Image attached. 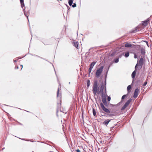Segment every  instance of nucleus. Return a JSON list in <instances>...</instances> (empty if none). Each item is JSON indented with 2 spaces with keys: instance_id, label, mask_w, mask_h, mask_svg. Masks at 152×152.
I'll return each instance as SVG.
<instances>
[{
  "instance_id": "24",
  "label": "nucleus",
  "mask_w": 152,
  "mask_h": 152,
  "mask_svg": "<svg viewBox=\"0 0 152 152\" xmlns=\"http://www.w3.org/2000/svg\"><path fill=\"white\" fill-rule=\"evenodd\" d=\"M148 79L147 78L146 79V80L144 82V84L143 85V86H145L146 85H147L148 82Z\"/></svg>"
},
{
  "instance_id": "3",
  "label": "nucleus",
  "mask_w": 152,
  "mask_h": 152,
  "mask_svg": "<svg viewBox=\"0 0 152 152\" xmlns=\"http://www.w3.org/2000/svg\"><path fill=\"white\" fill-rule=\"evenodd\" d=\"M98 81L97 80H94L93 86V91L94 95H96L98 90Z\"/></svg>"
},
{
  "instance_id": "9",
  "label": "nucleus",
  "mask_w": 152,
  "mask_h": 152,
  "mask_svg": "<svg viewBox=\"0 0 152 152\" xmlns=\"http://www.w3.org/2000/svg\"><path fill=\"white\" fill-rule=\"evenodd\" d=\"M139 90L138 88H137L135 90L133 95L134 98H136L137 97Z\"/></svg>"
},
{
  "instance_id": "38",
  "label": "nucleus",
  "mask_w": 152,
  "mask_h": 152,
  "mask_svg": "<svg viewBox=\"0 0 152 152\" xmlns=\"http://www.w3.org/2000/svg\"><path fill=\"white\" fill-rule=\"evenodd\" d=\"M134 57L135 58H137V56L136 54H134Z\"/></svg>"
},
{
  "instance_id": "23",
  "label": "nucleus",
  "mask_w": 152,
  "mask_h": 152,
  "mask_svg": "<svg viewBox=\"0 0 152 152\" xmlns=\"http://www.w3.org/2000/svg\"><path fill=\"white\" fill-rule=\"evenodd\" d=\"M93 115L94 116H96V112L95 110V109L93 108Z\"/></svg>"
},
{
  "instance_id": "1",
  "label": "nucleus",
  "mask_w": 152,
  "mask_h": 152,
  "mask_svg": "<svg viewBox=\"0 0 152 152\" xmlns=\"http://www.w3.org/2000/svg\"><path fill=\"white\" fill-rule=\"evenodd\" d=\"M100 106L103 110L104 112L106 113H113L114 112V110H112V109H109L106 108L104 106V105L107 107H114L115 106H117L118 105V104H111L110 103L109 105L110 106L108 105V103H107V102L105 103H104V104L102 103H100Z\"/></svg>"
},
{
  "instance_id": "35",
  "label": "nucleus",
  "mask_w": 152,
  "mask_h": 152,
  "mask_svg": "<svg viewBox=\"0 0 152 152\" xmlns=\"http://www.w3.org/2000/svg\"><path fill=\"white\" fill-rule=\"evenodd\" d=\"M136 83L137 84H139L140 83V80H137L136 81Z\"/></svg>"
},
{
  "instance_id": "40",
  "label": "nucleus",
  "mask_w": 152,
  "mask_h": 152,
  "mask_svg": "<svg viewBox=\"0 0 152 152\" xmlns=\"http://www.w3.org/2000/svg\"><path fill=\"white\" fill-rule=\"evenodd\" d=\"M19 68L18 66H16L15 67V69H18Z\"/></svg>"
},
{
  "instance_id": "16",
  "label": "nucleus",
  "mask_w": 152,
  "mask_h": 152,
  "mask_svg": "<svg viewBox=\"0 0 152 152\" xmlns=\"http://www.w3.org/2000/svg\"><path fill=\"white\" fill-rule=\"evenodd\" d=\"M96 63V61H93L92 62L90 65V67L93 68V67Z\"/></svg>"
},
{
  "instance_id": "4",
  "label": "nucleus",
  "mask_w": 152,
  "mask_h": 152,
  "mask_svg": "<svg viewBox=\"0 0 152 152\" xmlns=\"http://www.w3.org/2000/svg\"><path fill=\"white\" fill-rule=\"evenodd\" d=\"M20 0V4H21V7L23 8V10L24 11V14L25 15V16L27 18L28 20V21H29L28 16L29 14V11H28L27 13L26 11L25 10V8H24V9L23 8V7H24V6H25L24 2V0Z\"/></svg>"
},
{
  "instance_id": "14",
  "label": "nucleus",
  "mask_w": 152,
  "mask_h": 152,
  "mask_svg": "<svg viewBox=\"0 0 152 152\" xmlns=\"http://www.w3.org/2000/svg\"><path fill=\"white\" fill-rule=\"evenodd\" d=\"M139 30H140V29L138 28H137V27H136V28H134V29L131 32L133 33H136V32L139 31Z\"/></svg>"
},
{
  "instance_id": "19",
  "label": "nucleus",
  "mask_w": 152,
  "mask_h": 152,
  "mask_svg": "<svg viewBox=\"0 0 152 152\" xmlns=\"http://www.w3.org/2000/svg\"><path fill=\"white\" fill-rule=\"evenodd\" d=\"M129 52H126L124 55V56L126 58H127L129 56Z\"/></svg>"
},
{
  "instance_id": "32",
  "label": "nucleus",
  "mask_w": 152,
  "mask_h": 152,
  "mask_svg": "<svg viewBox=\"0 0 152 152\" xmlns=\"http://www.w3.org/2000/svg\"><path fill=\"white\" fill-rule=\"evenodd\" d=\"M126 96V95H123L121 98L122 100L124 99Z\"/></svg>"
},
{
  "instance_id": "39",
  "label": "nucleus",
  "mask_w": 152,
  "mask_h": 152,
  "mask_svg": "<svg viewBox=\"0 0 152 152\" xmlns=\"http://www.w3.org/2000/svg\"><path fill=\"white\" fill-rule=\"evenodd\" d=\"M66 6H67V9H68V10L69 11V10L70 9V7L68 6L67 5H66Z\"/></svg>"
},
{
  "instance_id": "41",
  "label": "nucleus",
  "mask_w": 152,
  "mask_h": 152,
  "mask_svg": "<svg viewBox=\"0 0 152 152\" xmlns=\"http://www.w3.org/2000/svg\"><path fill=\"white\" fill-rule=\"evenodd\" d=\"M76 151L77 152H80V150L79 149L76 150Z\"/></svg>"
},
{
  "instance_id": "44",
  "label": "nucleus",
  "mask_w": 152,
  "mask_h": 152,
  "mask_svg": "<svg viewBox=\"0 0 152 152\" xmlns=\"http://www.w3.org/2000/svg\"><path fill=\"white\" fill-rule=\"evenodd\" d=\"M146 43L147 45L148 44V42L147 41H144Z\"/></svg>"
},
{
  "instance_id": "37",
  "label": "nucleus",
  "mask_w": 152,
  "mask_h": 152,
  "mask_svg": "<svg viewBox=\"0 0 152 152\" xmlns=\"http://www.w3.org/2000/svg\"><path fill=\"white\" fill-rule=\"evenodd\" d=\"M124 53L123 54H121L120 55H119L118 56V58H121V57L122 56V55H124Z\"/></svg>"
},
{
  "instance_id": "11",
  "label": "nucleus",
  "mask_w": 152,
  "mask_h": 152,
  "mask_svg": "<svg viewBox=\"0 0 152 152\" xmlns=\"http://www.w3.org/2000/svg\"><path fill=\"white\" fill-rule=\"evenodd\" d=\"M139 65L142 66L144 63L143 58L141 57L140 58L138 63H137Z\"/></svg>"
},
{
  "instance_id": "50",
  "label": "nucleus",
  "mask_w": 152,
  "mask_h": 152,
  "mask_svg": "<svg viewBox=\"0 0 152 152\" xmlns=\"http://www.w3.org/2000/svg\"><path fill=\"white\" fill-rule=\"evenodd\" d=\"M4 148H3V149H2L3 150V149H4Z\"/></svg>"
},
{
  "instance_id": "25",
  "label": "nucleus",
  "mask_w": 152,
  "mask_h": 152,
  "mask_svg": "<svg viewBox=\"0 0 152 152\" xmlns=\"http://www.w3.org/2000/svg\"><path fill=\"white\" fill-rule=\"evenodd\" d=\"M90 80H87V88H88L90 85Z\"/></svg>"
},
{
  "instance_id": "12",
  "label": "nucleus",
  "mask_w": 152,
  "mask_h": 152,
  "mask_svg": "<svg viewBox=\"0 0 152 152\" xmlns=\"http://www.w3.org/2000/svg\"><path fill=\"white\" fill-rule=\"evenodd\" d=\"M137 72V71H135V70H134L132 73V78L133 79V80H132V84L134 82V79L135 78V75H136V72Z\"/></svg>"
},
{
  "instance_id": "45",
  "label": "nucleus",
  "mask_w": 152,
  "mask_h": 152,
  "mask_svg": "<svg viewBox=\"0 0 152 152\" xmlns=\"http://www.w3.org/2000/svg\"><path fill=\"white\" fill-rule=\"evenodd\" d=\"M20 66H21L22 67V68H21V69H22V68H23V65H20Z\"/></svg>"
},
{
  "instance_id": "6",
  "label": "nucleus",
  "mask_w": 152,
  "mask_h": 152,
  "mask_svg": "<svg viewBox=\"0 0 152 152\" xmlns=\"http://www.w3.org/2000/svg\"><path fill=\"white\" fill-rule=\"evenodd\" d=\"M104 66H102L100 68L98 69L96 72V77H98L102 73L103 69Z\"/></svg>"
},
{
  "instance_id": "17",
  "label": "nucleus",
  "mask_w": 152,
  "mask_h": 152,
  "mask_svg": "<svg viewBox=\"0 0 152 152\" xmlns=\"http://www.w3.org/2000/svg\"><path fill=\"white\" fill-rule=\"evenodd\" d=\"M132 45L131 44L129 43H126L125 45V47H127V48L131 47H132Z\"/></svg>"
},
{
  "instance_id": "27",
  "label": "nucleus",
  "mask_w": 152,
  "mask_h": 152,
  "mask_svg": "<svg viewBox=\"0 0 152 152\" xmlns=\"http://www.w3.org/2000/svg\"><path fill=\"white\" fill-rule=\"evenodd\" d=\"M100 113H101V115L102 116H105V113L103 111H102V110L100 111Z\"/></svg>"
},
{
  "instance_id": "36",
  "label": "nucleus",
  "mask_w": 152,
  "mask_h": 152,
  "mask_svg": "<svg viewBox=\"0 0 152 152\" xmlns=\"http://www.w3.org/2000/svg\"><path fill=\"white\" fill-rule=\"evenodd\" d=\"M111 100V97L110 96H108L107 100L108 101H110Z\"/></svg>"
},
{
  "instance_id": "7",
  "label": "nucleus",
  "mask_w": 152,
  "mask_h": 152,
  "mask_svg": "<svg viewBox=\"0 0 152 152\" xmlns=\"http://www.w3.org/2000/svg\"><path fill=\"white\" fill-rule=\"evenodd\" d=\"M131 100L132 99H131L128 100L123 106L121 108V110H123L129 104Z\"/></svg>"
},
{
  "instance_id": "15",
  "label": "nucleus",
  "mask_w": 152,
  "mask_h": 152,
  "mask_svg": "<svg viewBox=\"0 0 152 152\" xmlns=\"http://www.w3.org/2000/svg\"><path fill=\"white\" fill-rule=\"evenodd\" d=\"M110 120H109L108 119L106 120L103 122V124H105L107 126L109 122H110Z\"/></svg>"
},
{
  "instance_id": "51",
  "label": "nucleus",
  "mask_w": 152,
  "mask_h": 152,
  "mask_svg": "<svg viewBox=\"0 0 152 152\" xmlns=\"http://www.w3.org/2000/svg\"><path fill=\"white\" fill-rule=\"evenodd\" d=\"M87 53H86V54Z\"/></svg>"
},
{
  "instance_id": "22",
  "label": "nucleus",
  "mask_w": 152,
  "mask_h": 152,
  "mask_svg": "<svg viewBox=\"0 0 152 152\" xmlns=\"http://www.w3.org/2000/svg\"><path fill=\"white\" fill-rule=\"evenodd\" d=\"M74 45L76 48H77L78 47V42H74Z\"/></svg>"
},
{
  "instance_id": "29",
  "label": "nucleus",
  "mask_w": 152,
  "mask_h": 152,
  "mask_svg": "<svg viewBox=\"0 0 152 152\" xmlns=\"http://www.w3.org/2000/svg\"><path fill=\"white\" fill-rule=\"evenodd\" d=\"M59 88H58L57 90V97H58V96L59 94Z\"/></svg>"
},
{
  "instance_id": "10",
  "label": "nucleus",
  "mask_w": 152,
  "mask_h": 152,
  "mask_svg": "<svg viewBox=\"0 0 152 152\" xmlns=\"http://www.w3.org/2000/svg\"><path fill=\"white\" fill-rule=\"evenodd\" d=\"M140 51L141 54L142 56H141L142 57H143L144 58L145 57V49L142 48L140 49Z\"/></svg>"
},
{
  "instance_id": "49",
  "label": "nucleus",
  "mask_w": 152,
  "mask_h": 152,
  "mask_svg": "<svg viewBox=\"0 0 152 152\" xmlns=\"http://www.w3.org/2000/svg\"><path fill=\"white\" fill-rule=\"evenodd\" d=\"M18 58H20V59L21 58L20 57H19Z\"/></svg>"
},
{
  "instance_id": "46",
  "label": "nucleus",
  "mask_w": 152,
  "mask_h": 152,
  "mask_svg": "<svg viewBox=\"0 0 152 152\" xmlns=\"http://www.w3.org/2000/svg\"><path fill=\"white\" fill-rule=\"evenodd\" d=\"M44 44L45 45H48V44H45V43H44Z\"/></svg>"
},
{
  "instance_id": "28",
  "label": "nucleus",
  "mask_w": 152,
  "mask_h": 152,
  "mask_svg": "<svg viewBox=\"0 0 152 152\" xmlns=\"http://www.w3.org/2000/svg\"><path fill=\"white\" fill-rule=\"evenodd\" d=\"M107 115L110 117H112L115 116L113 113H110L107 114Z\"/></svg>"
},
{
  "instance_id": "20",
  "label": "nucleus",
  "mask_w": 152,
  "mask_h": 152,
  "mask_svg": "<svg viewBox=\"0 0 152 152\" xmlns=\"http://www.w3.org/2000/svg\"><path fill=\"white\" fill-rule=\"evenodd\" d=\"M131 88L132 87H131V85H129L128 86V87H127V91L128 92V93H129L130 92L129 91H130V89H131Z\"/></svg>"
},
{
  "instance_id": "2",
  "label": "nucleus",
  "mask_w": 152,
  "mask_h": 152,
  "mask_svg": "<svg viewBox=\"0 0 152 152\" xmlns=\"http://www.w3.org/2000/svg\"><path fill=\"white\" fill-rule=\"evenodd\" d=\"M113 64V62H111L110 63V65L109 66L108 68H107L106 69V72L105 73V80L104 82V84H102L101 85V88H100V91L101 92V93H104L103 90L104 88H105V93L106 94V78L107 76V74L108 73V72L109 71V69L111 66V65Z\"/></svg>"
},
{
  "instance_id": "42",
  "label": "nucleus",
  "mask_w": 152,
  "mask_h": 152,
  "mask_svg": "<svg viewBox=\"0 0 152 152\" xmlns=\"http://www.w3.org/2000/svg\"><path fill=\"white\" fill-rule=\"evenodd\" d=\"M18 61V60H14L13 61L14 62H16Z\"/></svg>"
},
{
  "instance_id": "33",
  "label": "nucleus",
  "mask_w": 152,
  "mask_h": 152,
  "mask_svg": "<svg viewBox=\"0 0 152 152\" xmlns=\"http://www.w3.org/2000/svg\"><path fill=\"white\" fill-rule=\"evenodd\" d=\"M102 102H103V103L104 104V103H105L107 102L106 99H102Z\"/></svg>"
},
{
  "instance_id": "18",
  "label": "nucleus",
  "mask_w": 152,
  "mask_h": 152,
  "mask_svg": "<svg viewBox=\"0 0 152 152\" xmlns=\"http://www.w3.org/2000/svg\"><path fill=\"white\" fill-rule=\"evenodd\" d=\"M101 96H102V99H106V95L104 94V93H101Z\"/></svg>"
},
{
  "instance_id": "31",
  "label": "nucleus",
  "mask_w": 152,
  "mask_h": 152,
  "mask_svg": "<svg viewBox=\"0 0 152 152\" xmlns=\"http://www.w3.org/2000/svg\"><path fill=\"white\" fill-rule=\"evenodd\" d=\"M32 56H36V57H39V58H41V59H44L42 58V57H41L40 56H38L37 55H32Z\"/></svg>"
},
{
  "instance_id": "5",
  "label": "nucleus",
  "mask_w": 152,
  "mask_h": 152,
  "mask_svg": "<svg viewBox=\"0 0 152 152\" xmlns=\"http://www.w3.org/2000/svg\"><path fill=\"white\" fill-rule=\"evenodd\" d=\"M61 98H60L59 101V102H57V111H56V115L57 116H58V112L59 110L61 112H62L64 113H65V114H66L67 113V112H65L61 110V109H60V108L61 107Z\"/></svg>"
},
{
  "instance_id": "43",
  "label": "nucleus",
  "mask_w": 152,
  "mask_h": 152,
  "mask_svg": "<svg viewBox=\"0 0 152 152\" xmlns=\"http://www.w3.org/2000/svg\"><path fill=\"white\" fill-rule=\"evenodd\" d=\"M19 124L20 125H23V124L20 123H19V122H18Z\"/></svg>"
},
{
  "instance_id": "30",
  "label": "nucleus",
  "mask_w": 152,
  "mask_h": 152,
  "mask_svg": "<svg viewBox=\"0 0 152 152\" xmlns=\"http://www.w3.org/2000/svg\"><path fill=\"white\" fill-rule=\"evenodd\" d=\"M92 69V68L89 67V68L88 69V73H89V74H90V73L91 72Z\"/></svg>"
},
{
  "instance_id": "13",
  "label": "nucleus",
  "mask_w": 152,
  "mask_h": 152,
  "mask_svg": "<svg viewBox=\"0 0 152 152\" xmlns=\"http://www.w3.org/2000/svg\"><path fill=\"white\" fill-rule=\"evenodd\" d=\"M149 21L148 19H147L145 21H144L142 23V25L146 26L147 25L148 22Z\"/></svg>"
},
{
  "instance_id": "21",
  "label": "nucleus",
  "mask_w": 152,
  "mask_h": 152,
  "mask_svg": "<svg viewBox=\"0 0 152 152\" xmlns=\"http://www.w3.org/2000/svg\"><path fill=\"white\" fill-rule=\"evenodd\" d=\"M73 0H69L68 3L69 5L71 6L73 3Z\"/></svg>"
},
{
  "instance_id": "48",
  "label": "nucleus",
  "mask_w": 152,
  "mask_h": 152,
  "mask_svg": "<svg viewBox=\"0 0 152 152\" xmlns=\"http://www.w3.org/2000/svg\"><path fill=\"white\" fill-rule=\"evenodd\" d=\"M26 111L27 112H29V111Z\"/></svg>"
},
{
  "instance_id": "52",
  "label": "nucleus",
  "mask_w": 152,
  "mask_h": 152,
  "mask_svg": "<svg viewBox=\"0 0 152 152\" xmlns=\"http://www.w3.org/2000/svg\"><path fill=\"white\" fill-rule=\"evenodd\" d=\"M33 152H34V151H33Z\"/></svg>"
},
{
  "instance_id": "26",
  "label": "nucleus",
  "mask_w": 152,
  "mask_h": 152,
  "mask_svg": "<svg viewBox=\"0 0 152 152\" xmlns=\"http://www.w3.org/2000/svg\"><path fill=\"white\" fill-rule=\"evenodd\" d=\"M114 62L115 63H117L119 61V58H116L114 59Z\"/></svg>"
},
{
  "instance_id": "8",
  "label": "nucleus",
  "mask_w": 152,
  "mask_h": 152,
  "mask_svg": "<svg viewBox=\"0 0 152 152\" xmlns=\"http://www.w3.org/2000/svg\"><path fill=\"white\" fill-rule=\"evenodd\" d=\"M142 67V66L139 65L137 63L135 66V70L139 73V70L141 69Z\"/></svg>"
},
{
  "instance_id": "34",
  "label": "nucleus",
  "mask_w": 152,
  "mask_h": 152,
  "mask_svg": "<svg viewBox=\"0 0 152 152\" xmlns=\"http://www.w3.org/2000/svg\"><path fill=\"white\" fill-rule=\"evenodd\" d=\"M72 5V6L74 8L76 7V3H74Z\"/></svg>"
},
{
  "instance_id": "47",
  "label": "nucleus",
  "mask_w": 152,
  "mask_h": 152,
  "mask_svg": "<svg viewBox=\"0 0 152 152\" xmlns=\"http://www.w3.org/2000/svg\"><path fill=\"white\" fill-rule=\"evenodd\" d=\"M20 139H21V140H24V139H21V138H20Z\"/></svg>"
}]
</instances>
